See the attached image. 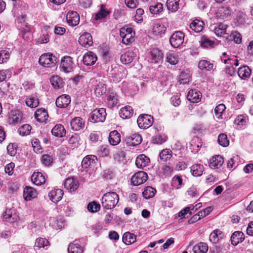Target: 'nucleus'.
<instances>
[{"label":"nucleus","instance_id":"f3484780","mask_svg":"<svg viewBox=\"0 0 253 253\" xmlns=\"http://www.w3.org/2000/svg\"><path fill=\"white\" fill-rule=\"evenodd\" d=\"M97 59L96 55L92 51H88L83 57V62L87 66H91L95 64Z\"/></svg>","mask_w":253,"mask_h":253},{"label":"nucleus","instance_id":"a19ab883","mask_svg":"<svg viewBox=\"0 0 253 253\" xmlns=\"http://www.w3.org/2000/svg\"><path fill=\"white\" fill-rule=\"evenodd\" d=\"M208 250V246L207 244L203 242L195 245L193 248L194 253H206Z\"/></svg>","mask_w":253,"mask_h":253},{"label":"nucleus","instance_id":"dca6fc26","mask_svg":"<svg viewBox=\"0 0 253 253\" xmlns=\"http://www.w3.org/2000/svg\"><path fill=\"white\" fill-rule=\"evenodd\" d=\"M49 197L53 203H57L60 201L63 196V191L60 189L52 190L48 194Z\"/></svg>","mask_w":253,"mask_h":253},{"label":"nucleus","instance_id":"a211bd4d","mask_svg":"<svg viewBox=\"0 0 253 253\" xmlns=\"http://www.w3.org/2000/svg\"><path fill=\"white\" fill-rule=\"evenodd\" d=\"M64 187L70 192L75 191L79 187L78 181L73 177L67 178L64 183Z\"/></svg>","mask_w":253,"mask_h":253},{"label":"nucleus","instance_id":"de8ad7c7","mask_svg":"<svg viewBox=\"0 0 253 253\" xmlns=\"http://www.w3.org/2000/svg\"><path fill=\"white\" fill-rule=\"evenodd\" d=\"M136 240V236L130 232H126L123 236V242L127 245L134 243Z\"/></svg>","mask_w":253,"mask_h":253},{"label":"nucleus","instance_id":"bf43d9fd","mask_svg":"<svg viewBox=\"0 0 253 253\" xmlns=\"http://www.w3.org/2000/svg\"><path fill=\"white\" fill-rule=\"evenodd\" d=\"M32 127L28 124H25L21 126L18 129L20 135L25 136L29 135L30 133Z\"/></svg>","mask_w":253,"mask_h":253},{"label":"nucleus","instance_id":"f8f14e48","mask_svg":"<svg viewBox=\"0 0 253 253\" xmlns=\"http://www.w3.org/2000/svg\"><path fill=\"white\" fill-rule=\"evenodd\" d=\"M68 24L71 26H75L80 22V16L77 12L73 11H69L66 15Z\"/></svg>","mask_w":253,"mask_h":253},{"label":"nucleus","instance_id":"2f4dec72","mask_svg":"<svg viewBox=\"0 0 253 253\" xmlns=\"http://www.w3.org/2000/svg\"><path fill=\"white\" fill-rule=\"evenodd\" d=\"M109 141L113 146H116L121 142V135L117 130H113L110 132Z\"/></svg>","mask_w":253,"mask_h":253},{"label":"nucleus","instance_id":"c03bdc74","mask_svg":"<svg viewBox=\"0 0 253 253\" xmlns=\"http://www.w3.org/2000/svg\"><path fill=\"white\" fill-rule=\"evenodd\" d=\"M118 103V96L116 93L111 92L107 96V104L109 107L113 108Z\"/></svg>","mask_w":253,"mask_h":253},{"label":"nucleus","instance_id":"6e6d98bb","mask_svg":"<svg viewBox=\"0 0 253 253\" xmlns=\"http://www.w3.org/2000/svg\"><path fill=\"white\" fill-rule=\"evenodd\" d=\"M201 44L203 47L206 48L213 47L214 46L215 42L206 37H203L201 38Z\"/></svg>","mask_w":253,"mask_h":253},{"label":"nucleus","instance_id":"20e7f679","mask_svg":"<svg viewBox=\"0 0 253 253\" xmlns=\"http://www.w3.org/2000/svg\"><path fill=\"white\" fill-rule=\"evenodd\" d=\"M106 117V110L104 108L96 109L90 114L89 120L92 123L103 122Z\"/></svg>","mask_w":253,"mask_h":253},{"label":"nucleus","instance_id":"f257e3e1","mask_svg":"<svg viewBox=\"0 0 253 253\" xmlns=\"http://www.w3.org/2000/svg\"><path fill=\"white\" fill-rule=\"evenodd\" d=\"M119 200L118 195L114 192H109L102 197V205L104 209L111 210L118 204Z\"/></svg>","mask_w":253,"mask_h":253},{"label":"nucleus","instance_id":"f704fd0d","mask_svg":"<svg viewBox=\"0 0 253 253\" xmlns=\"http://www.w3.org/2000/svg\"><path fill=\"white\" fill-rule=\"evenodd\" d=\"M133 113V109L130 106H126L121 108L119 112L120 117L124 119L130 118Z\"/></svg>","mask_w":253,"mask_h":253},{"label":"nucleus","instance_id":"6ab92c4d","mask_svg":"<svg viewBox=\"0 0 253 253\" xmlns=\"http://www.w3.org/2000/svg\"><path fill=\"white\" fill-rule=\"evenodd\" d=\"M224 162L223 158L220 155L212 157L209 161V167L213 169L221 167Z\"/></svg>","mask_w":253,"mask_h":253},{"label":"nucleus","instance_id":"7c9ffc66","mask_svg":"<svg viewBox=\"0 0 253 253\" xmlns=\"http://www.w3.org/2000/svg\"><path fill=\"white\" fill-rule=\"evenodd\" d=\"M22 120V114L19 110H12L9 115V121L10 123H18Z\"/></svg>","mask_w":253,"mask_h":253},{"label":"nucleus","instance_id":"a878e982","mask_svg":"<svg viewBox=\"0 0 253 253\" xmlns=\"http://www.w3.org/2000/svg\"><path fill=\"white\" fill-rule=\"evenodd\" d=\"M31 180L37 185H41L45 182V177L40 172H34L31 176Z\"/></svg>","mask_w":253,"mask_h":253},{"label":"nucleus","instance_id":"09e8293b","mask_svg":"<svg viewBox=\"0 0 253 253\" xmlns=\"http://www.w3.org/2000/svg\"><path fill=\"white\" fill-rule=\"evenodd\" d=\"M213 67L212 64L206 60L200 61L198 64V68L201 70L211 71Z\"/></svg>","mask_w":253,"mask_h":253},{"label":"nucleus","instance_id":"f03ea898","mask_svg":"<svg viewBox=\"0 0 253 253\" xmlns=\"http://www.w3.org/2000/svg\"><path fill=\"white\" fill-rule=\"evenodd\" d=\"M120 33L123 43L128 44L134 41L135 33L132 28L128 26H124L121 28Z\"/></svg>","mask_w":253,"mask_h":253},{"label":"nucleus","instance_id":"37998d69","mask_svg":"<svg viewBox=\"0 0 253 253\" xmlns=\"http://www.w3.org/2000/svg\"><path fill=\"white\" fill-rule=\"evenodd\" d=\"M204 169V166L202 165L195 164L192 166L191 171L193 176H199L202 174Z\"/></svg>","mask_w":253,"mask_h":253},{"label":"nucleus","instance_id":"a18cd8bd","mask_svg":"<svg viewBox=\"0 0 253 253\" xmlns=\"http://www.w3.org/2000/svg\"><path fill=\"white\" fill-rule=\"evenodd\" d=\"M199 140H200L198 137L194 138L191 140L190 142V149L192 152L196 153L200 150V147L201 146V144Z\"/></svg>","mask_w":253,"mask_h":253},{"label":"nucleus","instance_id":"6e6552de","mask_svg":"<svg viewBox=\"0 0 253 253\" xmlns=\"http://www.w3.org/2000/svg\"><path fill=\"white\" fill-rule=\"evenodd\" d=\"M138 50L136 48L131 49L126 51L121 56L120 60L122 63L128 64L130 63L136 57Z\"/></svg>","mask_w":253,"mask_h":253},{"label":"nucleus","instance_id":"9d476101","mask_svg":"<svg viewBox=\"0 0 253 253\" xmlns=\"http://www.w3.org/2000/svg\"><path fill=\"white\" fill-rule=\"evenodd\" d=\"M3 218L5 221L10 223L16 222L19 216L14 209H6L3 214Z\"/></svg>","mask_w":253,"mask_h":253},{"label":"nucleus","instance_id":"412c9836","mask_svg":"<svg viewBox=\"0 0 253 253\" xmlns=\"http://www.w3.org/2000/svg\"><path fill=\"white\" fill-rule=\"evenodd\" d=\"M84 121L82 118L80 117H75L71 121L70 125L72 129L78 131L84 127Z\"/></svg>","mask_w":253,"mask_h":253},{"label":"nucleus","instance_id":"58836bf2","mask_svg":"<svg viewBox=\"0 0 253 253\" xmlns=\"http://www.w3.org/2000/svg\"><path fill=\"white\" fill-rule=\"evenodd\" d=\"M180 0H167V7L171 12L176 11L179 8Z\"/></svg>","mask_w":253,"mask_h":253},{"label":"nucleus","instance_id":"69168bd1","mask_svg":"<svg viewBox=\"0 0 253 253\" xmlns=\"http://www.w3.org/2000/svg\"><path fill=\"white\" fill-rule=\"evenodd\" d=\"M100 206L95 202H93L88 204L87 210L91 212H97L100 210Z\"/></svg>","mask_w":253,"mask_h":253},{"label":"nucleus","instance_id":"bb28decb","mask_svg":"<svg viewBox=\"0 0 253 253\" xmlns=\"http://www.w3.org/2000/svg\"><path fill=\"white\" fill-rule=\"evenodd\" d=\"M245 239L244 234L241 231L234 232L231 237V244L234 246L237 245Z\"/></svg>","mask_w":253,"mask_h":253},{"label":"nucleus","instance_id":"680f3d73","mask_svg":"<svg viewBox=\"0 0 253 253\" xmlns=\"http://www.w3.org/2000/svg\"><path fill=\"white\" fill-rule=\"evenodd\" d=\"M9 52L6 50L0 51V64L6 62L9 58Z\"/></svg>","mask_w":253,"mask_h":253},{"label":"nucleus","instance_id":"e2e57ef3","mask_svg":"<svg viewBox=\"0 0 253 253\" xmlns=\"http://www.w3.org/2000/svg\"><path fill=\"white\" fill-rule=\"evenodd\" d=\"M32 144L34 151L36 153H41L42 152V148L40 145V142L38 139H34L32 141Z\"/></svg>","mask_w":253,"mask_h":253},{"label":"nucleus","instance_id":"393cba45","mask_svg":"<svg viewBox=\"0 0 253 253\" xmlns=\"http://www.w3.org/2000/svg\"><path fill=\"white\" fill-rule=\"evenodd\" d=\"M149 162V158L144 154H141L136 158L135 164L137 168L143 169L147 166Z\"/></svg>","mask_w":253,"mask_h":253},{"label":"nucleus","instance_id":"ddd939ff","mask_svg":"<svg viewBox=\"0 0 253 253\" xmlns=\"http://www.w3.org/2000/svg\"><path fill=\"white\" fill-rule=\"evenodd\" d=\"M79 42L81 45L85 47L90 46L92 43V38L89 33H84L79 38Z\"/></svg>","mask_w":253,"mask_h":253},{"label":"nucleus","instance_id":"e433bc0d","mask_svg":"<svg viewBox=\"0 0 253 253\" xmlns=\"http://www.w3.org/2000/svg\"><path fill=\"white\" fill-rule=\"evenodd\" d=\"M204 23L203 21L195 19L190 25V28L196 33L201 32L204 28Z\"/></svg>","mask_w":253,"mask_h":253},{"label":"nucleus","instance_id":"79ce46f5","mask_svg":"<svg viewBox=\"0 0 253 253\" xmlns=\"http://www.w3.org/2000/svg\"><path fill=\"white\" fill-rule=\"evenodd\" d=\"M68 251L69 253H83V250L81 246L76 241L70 244Z\"/></svg>","mask_w":253,"mask_h":253},{"label":"nucleus","instance_id":"c9c22d12","mask_svg":"<svg viewBox=\"0 0 253 253\" xmlns=\"http://www.w3.org/2000/svg\"><path fill=\"white\" fill-rule=\"evenodd\" d=\"M52 134L58 137H64L66 134V130L61 125H56L51 130Z\"/></svg>","mask_w":253,"mask_h":253},{"label":"nucleus","instance_id":"5701e85b","mask_svg":"<svg viewBox=\"0 0 253 253\" xmlns=\"http://www.w3.org/2000/svg\"><path fill=\"white\" fill-rule=\"evenodd\" d=\"M167 29L166 25L160 21L155 22L153 28V32L156 35L164 34Z\"/></svg>","mask_w":253,"mask_h":253},{"label":"nucleus","instance_id":"0e129e2a","mask_svg":"<svg viewBox=\"0 0 253 253\" xmlns=\"http://www.w3.org/2000/svg\"><path fill=\"white\" fill-rule=\"evenodd\" d=\"M41 161L42 163L46 166H49L51 165L53 163L52 157L47 154H44L42 155L41 158Z\"/></svg>","mask_w":253,"mask_h":253},{"label":"nucleus","instance_id":"4468645a","mask_svg":"<svg viewBox=\"0 0 253 253\" xmlns=\"http://www.w3.org/2000/svg\"><path fill=\"white\" fill-rule=\"evenodd\" d=\"M231 10L227 5L219 7L216 13V17L220 19H224L227 18L231 15Z\"/></svg>","mask_w":253,"mask_h":253},{"label":"nucleus","instance_id":"4c0bfd02","mask_svg":"<svg viewBox=\"0 0 253 253\" xmlns=\"http://www.w3.org/2000/svg\"><path fill=\"white\" fill-rule=\"evenodd\" d=\"M50 82L52 85L55 89L61 88L63 86L64 82L63 79L58 76H53L50 78Z\"/></svg>","mask_w":253,"mask_h":253},{"label":"nucleus","instance_id":"052dcab7","mask_svg":"<svg viewBox=\"0 0 253 253\" xmlns=\"http://www.w3.org/2000/svg\"><path fill=\"white\" fill-rule=\"evenodd\" d=\"M49 245V242L45 238H39L36 240L35 246L36 247L41 248H44Z\"/></svg>","mask_w":253,"mask_h":253},{"label":"nucleus","instance_id":"4be33fe9","mask_svg":"<svg viewBox=\"0 0 253 253\" xmlns=\"http://www.w3.org/2000/svg\"><path fill=\"white\" fill-rule=\"evenodd\" d=\"M71 99L68 95H62L58 97L56 100V105L59 108H65L70 103Z\"/></svg>","mask_w":253,"mask_h":253},{"label":"nucleus","instance_id":"603ef678","mask_svg":"<svg viewBox=\"0 0 253 253\" xmlns=\"http://www.w3.org/2000/svg\"><path fill=\"white\" fill-rule=\"evenodd\" d=\"M156 192V190L155 189L152 187L148 186L145 189L142 194L144 198L148 199L154 197Z\"/></svg>","mask_w":253,"mask_h":253},{"label":"nucleus","instance_id":"774afa93","mask_svg":"<svg viewBox=\"0 0 253 253\" xmlns=\"http://www.w3.org/2000/svg\"><path fill=\"white\" fill-rule=\"evenodd\" d=\"M179 83L180 84H185L189 82V76L184 73H181L179 76Z\"/></svg>","mask_w":253,"mask_h":253},{"label":"nucleus","instance_id":"2eb2a0df","mask_svg":"<svg viewBox=\"0 0 253 253\" xmlns=\"http://www.w3.org/2000/svg\"><path fill=\"white\" fill-rule=\"evenodd\" d=\"M142 137L139 134L135 133L131 135L126 136L125 141L129 146H136L140 144L142 142Z\"/></svg>","mask_w":253,"mask_h":253},{"label":"nucleus","instance_id":"4d7b16f0","mask_svg":"<svg viewBox=\"0 0 253 253\" xmlns=\"http://www.w3.org/2000/svg\"><path fill=\"white\" fill-rule=\"evenodd\" d=\"M27 105L31 108H36L39 104V100L34 96H30L26 101Z\"/></svg>","mask_w":253,"mask_h":253},{"label":"nucleus","instance_id":"cd10ccee","mask_svg":"<svg viewBox=\"0 0 253 253\" xmlns=\"http://www.w3.org/2000/svg\"><path fill=\"white\" fill-rule=\"evenodd\" d=\"M35 117L37 121L43 123L47 120L48 116L47 111L44 109L41 108L36 111Z\"/></svg>","mask_w":253,"mask_h":253},{"label":"nucleus","instance_id":"8fccbe9b","mask_svg":"<svg viewBox=\"0 0 253 253\" xmlns=\"http://www.w3.org/2000/svg\"><path fill=\"white\" fill-rule=\"evenodd\" d=\"M100 6L101 8L99 11L95 14V20H100L104 18L109 13V11L105 8V6L103 4H101Z\"/></svg>","mask_w":253,"mask_h":253},{"label":"nucleus","instance_id":"ea45409f","mask_svg":"<svg viewBox=\"0 0 253 253\" xmlns=\"http://www.w3.org/2000/svg\"><path fill=\"white\" fill-rule=\"evenodd\" d=\"M107 86L103 82H99L95 86L94 92L98 96H101L105 93L107 90Z\"/></svg>","mask_w":253,"mask_h":253},{"label":"nucleus","instance_id":"72a5a7b5","mask_svg":"<svg viewBox=\"0 0 253 253\" xmlns=\"http://www.w3.org/2000/svg\"><path fill=\"white\" fill-rule=\"evenodd\" d=\"M227 27V26L226 25L222 23H218L213 25V31L216 36L221 37L222 35L226 33Z\"/></svg>","mask_w":253,"mask_h":253},{"label":"nucleus","instance_id":"0eeeda50","mask_svg":"<svg viewBox=\"0 0 253 253\" xmlns=\"http://www.w3.org/2000/svg\"><path fill=\"white\" fill-rule=\"evenodd\" d=\"M137 122L140 128L146 129L152 125L153 118L150 115H142L138 117Z\"/></svg>","mask_w":253,"mask_h":253},{"label":"nucleus","instance_id":"864d4df0","mask_svg":"<svg viewBox=\"0 0 253 253\" xmlns=\"http://www.w3.org/2000/svg\"><path fill=\"white\" fill-rule=\"evenodd\" d=\"M150 11L152 14H157L163 10V5L161 3H157L149 7Z\"/></svg>","mask_w":253,"mask_h":253},{"label":"nucleus","instance_id":"9b49d317","mask_svg":"<svg viewBox=\"0 0 253 253\" xmlns=\"http://www.w3.org/2000/svg\"><path fill=\"white\" fill-rule=\"evenodd\" d=\"M73 63L70 56H66L62 58L60 67L65 73H69L73 70Z\"/></svg>","mask_w":253,"mask_h":253},{"label":"nucleus","instance_id":"aec40b11","mask_svg":"<svg viewBox=\"0 0 253 253\" xmlns=\"http://www.w3.org/2000/svg\"><path fill=\"white\" fill-rule=\"evenodd\" d=\"M37 191L33 187L26 186L23 191V197L26 201H30L37 196Z\"/></svg>","mask_w":253,"mask_h":253},{"label":"nucleus","instance_id":"5fc2aeb1","mask_svg":"<svg viewBox=\"0 0 253 253\" xmlns=\"http://www.w3.org/2000/svg\"><path fill=\"white\" fill-rule=\"evenodd\" d=\"M226 109L225 106L223 104H220L216 106L214 109V113L216 117L219 119L222 118V116Z\"/></svg>","mask_w":253,"mask_h":253},{"label":"nucleus","instance_id":"1a4fd4ad","mask_svg":"<svg viewBox=\"0 0 253 253\" xmlns=\"http://www.w3.org/2000/svg\"><path fill=\"white\" fill-rule=\"evenodd\" d=\"M148 58L152 63H159L163 60V53L158 48H154L151 49Z\"/></svg>","mask_w":253,"mask_h":253},{"label":"nucleus","instance_id":"3c124183","mask_svg":"<svg viewBox=\"0 0 253 253\" xmlns=\"http://www.w3.org/2000/svg\"><path fill=\"white\" fill-rule=\"evenodd\" d=\"M160 158L163 161H167L172 157V151L169 149L163 150L159 154Z\"/></svg>","mask_w":253,"mask_h":253},{"label":"nucleus","instance_id":"b1692460","mask_svg":"<svg viewBox=\"0 0 253 253\" xmlns=\"http://www.w3.org/2000/svg\"><path fill=\"white\" fill-rule=\"evenodd\" d=\"M202 94L199 91L196 89H191L189 91L187 98L192 103H196L200 101Z\"/></svg>","mask_w":253,"mask_h":253},{"label":"nucleus","instance_id":"423d86ee","mask_svg":"<svg viewBox=\"0 0 253 253\" xmlns=\"http://www.w3.org/2000/svg\"><path fill=\"white\" fill-rule=\"evenodd\" d=\"M147 179V174L144 171H140L131 177V181L133 186H138L144 183Z\"/></svg>","mask_w":253,"mask_h":253},{"label":"nucleus","instance_id":"338daca9","mask_svg":"<svg viewBox=\"0 0 253 253\" xmlns=\"http://www.w3.org/2000/svg\"><path fill=\"white\" fill-rule=\"evenodd\" d=\"M231 36L236 43L240 44L242 42V35L239 32L233 31L231 33Z\"/></svg>","mask_w":253,"mask_h":253},{"label":"nucleus","instance_id":"49530a36","mask_svg":"<svg viewBox=\"0 0 253 253\" xmlns=\"http://www.w3.org/2000/svg\"><path fill=\"white\" fill-rule=\"evenodd\" d=\"M166 61L171 65H175L178 62V56L171 51L166 54Z\"/></svg>","mask_w":253,"mask_h":253},{"label":"nucleus","instance_id":"c85d7f7f","mask_svg":"<svg viewBox=\"0 0 253 253\" xmlns=\"http://www.w3.org/2000/svg\"><path fill=\"white\" fill-rule=\"evenodd\" d=\"M97 160V157L94 155L86 156L82 160V167L86 169L89 167L93 166Z\"/></svg>","mask_w":253,"mask_h":253},{"label":"nucleus","instance_id":"7ed1b4c3","mask_svg":"<svg viewBox=\"0 0 253 253\" xmlns=\"http://www.w3.org/2000/svg\"><path fill=\"white\" fill-rule=\"evenodd\" d=\"M39 62L44 67H51L56 64V57L50 53H44L40 56Z\"/></svg>","mask_w":253,"mask_h":253},{"label":"nucleus","instance_id":"473e14b6","mask_svg":"<svg viewBox=\"0 0 253 253\" xmlns=\"http://www.w3.org/2000/svg\"><path fill=\"white\" fill-rule=\"evenodd\" d=\"M251 74V69L248 66H244L238 69V75L243 80L249 78Z\"/></svg>","mask_w":253,"mask_h":253},{"label":"nucleus","instance_id":"13d9d810","mask_svg":"<svg viewBox=\"0 0 253 253\" xmlns=\"http://www.w3.org/2000/svg\"><path fill=\"white\" fill-rule=\"evenodd\" d=\"M217 141L219 144L223 147H226L229 144V141L227 139V135L224 133L219 135Z\"/></svg>","mask_w":253,"mask_h":253},{"label":"nucleus","instance_id":"c756f323","mask_svg":"<svg viewBox=\"0 0 253 253\" xmlns=\"http://www.w3.org/2000/svg\"><path fill=\"white\" fill-rule=\"evenodd\" d=\"M223 237V234L220 230H214L210 235L209 240L213 244H217Z\"/></svg>","mask_w":253,"mask_h":253},{"label":"nucleus","instance_id":"39448f33","mask_svg":"<svg viewBox=\"0 0 253 253\" xmlns=\"http://www.w3.org/2000/svg\"><path fill=\"white\" fill-rule=\"evenodd\" d=\"M184 39V33L181 31H176L171 36L169 42L172 47L177 48L183 44Z\"/></svg>","mask_w":253,"mask_h":253}]
</instances>
